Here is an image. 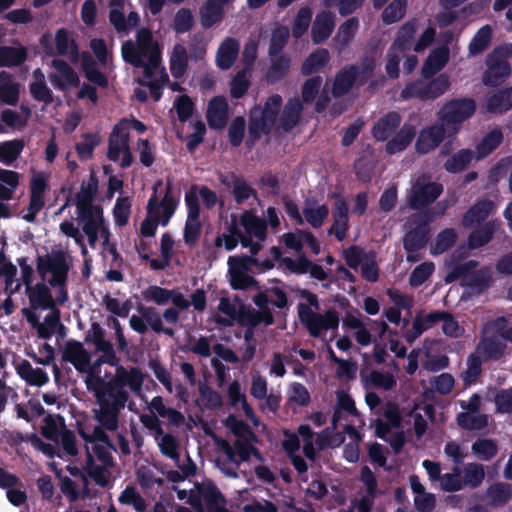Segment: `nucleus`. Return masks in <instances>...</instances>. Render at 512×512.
<instances>
[{
	"label": "nucleus",
	"instance_id": "20",
	"mask_svg": "<svg viewBox=\"0 0 512 512\" xmlns=\"http://www.w3.org/2000/svg\"><path fill=\"white\" fill-rule=\"evenodd\" d=\"M229 117L227 100L223 96L213 97L207 106L206 119L211 129H223Z\"/></svg>",
	"mask_w": 512,
	"mask_h": 512
},
{
	"label": "nucleus",
	"instance_id": "32",
	"mask_svg": "<svg viewBox=\"0 0 512 512\" xmlns=\"http://www.w3.org/2000/svg\"><path fill=\"white\" fill-rule=\"evenodd\" d=\"M417 29V20L415 18L405 22L397 31L396 38L391 45V50H395L400 53L409 51L412 47V41L414 39Z\"/></svg>",
	"mask_w": 512,
	"mask_h": 512
},
{
	"label": "nucleus",
	"instance_id": "23",
	"mask_svg": "<svg viewBox=\"0 0 512 512\" xmlns=\"http://www.w3.org/2000/svg\"><path fill=\"white\" fill-rule=\"evenodd\" d=\"M349 229L348 205L343 198L335 201L333 210V224L328 230L330 235H335L338 241L346 238Z\"/></svg>",
	"mask_w": 512,
	"mask_h": 512
},
{
	"label": "nucleus",
	"instance_id": "33",
	"mask_svg": "<svg viewBox=\"0 0 512 512\" xmlns=\"http://www.w3.org/2000/svg\"><path fill=\"white\" fill-rule=\"evenodd\" d=\"M239 52V43L235 38L227 37L217 51V66L227 70L234 64Z\"/></svg>",
	"mask_w": 512,
	"mask_h": 512
},
{
	"label": "nucleus",
	"instance_id": "13",
	"mask_svg": "<svg viewBox=\"0 0 512 512\" xmlns=\"http://www.w3.org/2000/svg\"><path fill=\"white\" fill-rule=\"evenodd\" d=\"M413 222L415 227L409 230L403 238V247L407 252L408 261L417 260L413 253L426 247L430 237V226L427 221L423 220V216H415Z\"/></svg>",
	"mask_w": 512,
	"mask_h": 512
},
{
	"label": "nucleus",
	"instance_id": "60",
	"mask_svg": "<svg viewBox=\"0 0 512 512\" xmlns=\"http://www.w3.org/2000/svg\"><path fill=\"white\" fill-rule=\"evenodd\" d=\"M498 451L496 443L491 439H478L472 444V452L483 461L491 460Z\"/></svg>",
	"mask_w": 512,
	"mask_h": 512
},
{
	"label": "nucleus",
	"instance_id": "17",
	"mask_svg": "<svg viewBox=\"0 0 512 512\" xmlns=\"http://www.w3.org/2000/svg\"><path fill=\"white\" fill-rule=\"evenodd\" d=\"M51 66L59 73L49 75V79L55 88L65 91L69 86H79L80 79L76 71L65 60L55 58L51 61Z\"/></svg>",
	"mask_w": 512,
	"mask_h": 512
},
{
	"label": "nucleus",
	"instance_id": "12",
	"mask_svg": "<svg viewBox=\"0 0 512 512\" xmlns=\"http://www.w3.org/2000/svg\"><path fill=\"white\" fill-rule=\"evenodd\" d=\"M369 79L363 78L361 65H346L335 74L331 89L332 95L335 98L343 97L350 92L354 85L361 87Z\"/></svg>",
	"mask_w": 512,
	"mask_h": 512
},
{
	"label": "nucleus",
	"instance_id": "43",
	"mask_svg": "<svg viewBox=\"0 0 512 512\" xmlns=\"http://www.w3.org/2000/svg\"><path fill=\"white\" fill-rule=\"evenodd\" d=\"M495 226L494 223L486 222L480 228L473 230L468 236V247L470 249H478L488 244L494 236Z\"/></svg>",
	"mask_w": 512,
	"mask_h": 512
},
{
	"label": "nucleus",
	"instance_id": "61",
	"mask_svg": "<svg viewBox=\"0 0 512 512\" xmlns=\"http://www.w3.org/2000/svg\"><path fill=\"white\" fill-rule=\"evenodd\" d=\"M312 18V11L308 6L301 7L292 25V35L295 38L302 37L308 30Z\"/></svg>",
	"mask_w": 512,
	"mask_h": 512
},
{
	"label": "nucleus",
	"instance_id": "63",
	"mask_svg": "<svg viewBox=\"0 0 512 512\" xmlns=\"http://www.w3.org/2000/svg\"><path fill=\"white\" fill-rule=\"evenodd\" d=\"M435 270L433 262H423L416 266L409 276V284L412 287H419L426 282Z\"/></svg>",
	"mask_w": 512,
	"mask_h": 512
},
{
	"label": "nucleus",
	"instance_id": "22",
	"mask_svg": "<svg viewBox=\"0 0 512 512\" xmlns=\"http://www.w3.org/2000/svg\"><path fill=\"white\" fill-rule=\"evenodd\" d=\"M37 272L42 278L47 273H68L69 265L63 251H54L52 254L38 256L37 258Z\"/></svg>",
	"mask_w": 512,
	"mask_h": 512
},
{
	"label": "nucleus",
	"instance_id": "44",
	"mask_svg": "<svg viewBox=\"0 0 512 512\" xmlns=\"http://www.w3.org/2000/svg\"><path fill=\"white\" fill-rule=\"evenodd\" d=\"M511 486L504 482H497L487 488L486 496L489 505L501 507L505 505L511 497Z\"/></svg>",
	"mask_w": 512,
	"mask_h": 512
},
{
	"label": "nucleus",
	"instance_id": "19",
	"mask_svg": "<svg viewBox=\"0 0 512 512\" xmlns=\"http://www.w3.org/2000/svg\"><path fill=\"white\" fill-rule=\"evenodd\" d=\"M62 361L71 363L78 372H86L90 365L91 355L81 342L70 340L65 345Z\"/></svg>",
	"mask_w": 512,
	"mask_h": 512
},
{
	"label": "nucleus",
	"instance_id": "54",
	"mask_svg": "<svg viewBox=\"0 0 512 512\" xmlns=\"http://www.w3.org/2000/svg\"><path fill=\"white\" fill-rule=\"evenodd\" d=\"M83 138L84 141L76 143L75 149L80 160L86 161L93 157V152L100 143V137L96 133H85Z\"/></svg>",
	"mask_w": 512,
	"mask_h": 512
},
{
	"label": "nucleus",
	"instance_id": "57",
	"mask_svg": "<svg viewBox=\"0 0 512 512\" xmlns=\"http://www.w3.org/2000/svg\"><path fill=\"white\" fill-rule=\"evenodd\" d=\"M322 77L319 75L308 78L302 85L301 96L302 104H311L315 101L317 96L320 94L322 86Z\"/></svg>",
	"mask_w": 512,
	"mask_h": 512
},
{
	"label": "nucleus",
	"instance_id": "58",
	"mask_svg": "<svg viewBox=\"0 0 512 512\" xmlns=\"http://www.w3.org/2000/svg\"><path fill=\"white\" fill-rule=\"evenodd\" d=\"M463 483L470 488L480 486L485 477L484 467L479 463H469L464 468Z\"/></svg>",
	"mask_w": 512,
	"mask_h": 512
},
{
	"label": "nucleus",
	"instance_id": "4",
	"mask_svg": "<svg viewBox=\"0 0 512 512\" xmlns=\"http://www.w3.org/2000/svg\"><path fill=\"white\" fill-rule=\"evenodd\" d=\"M478 265V261L473 259L457 264L444 280L446 283H453L461 279L460 285L465 288L469 297L482 295L490 288L493 277L487 266L475 270Z\"/></svg>",
	"mask_w": 512,
	"mask_h": 512
},
{
	"label": "nucleus",
	"instance_id": "14",
	"mask_svg": "<svg viewBox=\"0 0 512 512\" xmlns=\"http://www.w3.org/2000/svg\"><path fill=\"white\" fill-rule=\"evenodd\" d=\"M47 180L42 174L33 175L30 182V202L28 206V213L24 219L28 222H34L37 214L42 210L45 205V191L47 190Z\"/></svg>",
	"mask_w": 512,
	"mask_h": 512
},
{
	"label": "nucleus",
	"instance_id": "16",
	"mask_svg": "<svg viewBox=\"0 0 512 512\" xmlns=\"http://www.w3.org/2000/svg\"><path fill=\"white\" fill-rule=\"evenodd\" d=\"M163 186L162 180H157L153 185V194L148 200L147 216L142 221L140 226V233L144 237H153L156 233L157 226L161 224V216L159 210V201L157 198V191Z\"/></svg>",
	"mask_w": 512,
	"mask_h": 512
},
{
	"label": "nucleus",
	"instance_id": "6",
	"mask_svg": "<svg viewBox=\"0 0 512 512\" xmlns=\"http://www.w3.org/2000/svg\"><path fill=\"white\" fill-rule=\"evenodd\" d=\"M511 57L512 44L497 46L486 56L487 69L482 75L485 86L498 87L505 82L511 74V65L508 61Z\"/></svg>",
	"mask_w": 512,
	"mask_h": 512
},
{
	"label": "nucleus",
	"instance_id": "31",
	"mask_svg": "<svg viewBox=\"0 0 512 512\" xmlns=\"http://www.w3.org/2000/svg\"><path fill=\"white\" fill-rule=\"evenodd\" d=\"M416 129L412 124L405 123L400 130L386 143L385 151L389 155L404 151L413 141Z\"/></svg>",
	"mask_w": 512,
	"mask_h": 512
},
{
	"label": "nucleus",
	"instance_id": "25",
	"mask_svg": "<svg viewBox=\"0 0 512 512\" xmlns=\"http://www.w3.org/2000/svg\"><path fill=\"white\" fill-rule=\"evenodd\" d=\"M302 101L298 97L289 98L279 118V127L285 131H292L300 122L303 112Z\"/></svg>",
	"mask_w": 512,
	"mask_h": 512
},
{
	"label": "nucleus",
	"instance_id": "38",
	"mask_svg": "<svg viewBox=\"0 0 512 512\" xmlns=\"http://www.w3.org/2000/svg\"><path fill=\"white\" fill-rule=\"evenodd\" d=\"M27 59V50L25 47H0V67H17L22 65Z\"/></svg>",
	"mask_w": 512,
	"mask_h": 512
},
{
	"label": "nucleus",
	"instance_id": "39",
	"mask_svg": "<svg viewBox=\"0 0 512 512\" xmlns=\"http://www.w3.org/2000/svg\"><path fill=\"white\" fill-rule=\"evenodd\" d=\"M379 56V41H370L364 54L360 58L363 78H371L374 75L377 58Z\"/></svg>",
	"mask_w": 512,
	"mask_h": 512
},
{
	"label": "nucleus",
	"instance_id": "37",
	"mask_svg": "<svg viewBox=\"0 0 512 512\" xmlns=\"http://www.w3.org/2000/svg\"><path fill=\"white\" fill-rule=\"evenodd\" d=\"M240 223L249 235H254L259 241H264L267 236L266 221L254 215L250 211H245L240 218Z\"/></svg>",
	"mask_w": 512,
	"mask_h": 512
},
{
	"label": "nucleus",
	"instance_id": "51",
	"mask_svg": "<svg viewBox=\"0 0 512 512\" xmlns=\"http://www.w3.org/2000/svg\"><path fill=\"white\" fill-rule=\"evenodd\" d=\"M457 233L453 228L442 230L436 237L435 243L431 246V254L440 255L455 245Z\"/></svg>",
	"mask_w": 512,
	"mask_h": 512
},
{
	"label": "nucleus",
	"instance_id": "52",
	"mask_svg": "<svg viewBox=\"0 0 512 512\" xmlns=\"http://www.w3.org/2000/svg\"><path fill=\"white\" fill-rule=\"evenodd\" d=\"M202 233V224L198 217H187L184 225L183 240L189 247H195Z\"/></svg>",
	"mask_w": 512,
	"mask_h": 512
},
{
	"label": "nucleus",
	"instance_id": "34",
	"mask_svg": "<svg viewBox=\"0 0 512 512\" xmlns=\"http://www.w3.org/2000/svg\"><path fill=\"white\" fill-rule=\"evenodd\" d=\"M291 58L286 54L272 58L271 64L265 73V79L269 84H276L284 79L290 70Z\"/></svg>",
	"mask_w": 512,
	"mask_h": 512
},
{
	"label": "nucleus",
	"instance_id": "29",
	"mask_svg": "<svg viewBox=\"0 0 512 512\" xmlns=\"http://www.w3.org/2000/svg\"><path fill=\"white\" fill-rule=\"evenodd\" d=\"M97 382L99 387L95 388V393L100 392V395H103L106 399H109L110 404L124 409L129 398V394L125 388L117 382H104L99 377L97 378Z\"/></svg>",
	"mask_w": 512,
	"mask_h": 512
},
{
	"label": "nucleus",
	"instance_id": "30",
	"mask_svg": "<svg viewBox=\"0 0 512 512\" xmlns=\"http://www.w3.org/2000/svg\"><path fill=\"white\" fill-rule=\"evenodd\" d=\"M195 488L202 496V500L205 501L208 512H213L217 508L226 505L225 497L211 480L196 483Z\"/></svg>",
	"mask_w": 512,
	"mask_h": 512
},
{
	"label": "nucleus",
	"instance_id": "9",
	"mask_svg": "<svg viewBox=\"0 0 512 512\" xmlns=\"http://www.w3.org/2000/svg\"><path fill=\"white\" fill-rule=\"evenodd\" d=\"M299 317L309 334L314 338L321 337L322 331L336 330L339 326V315L335 310H328L324 314H320L300 304Z\"/></svg>",
	"mask_w": 512,
	"mask_h": 512
},
{
	"label": "nucleus",
	"instance_id": "47",
	"mask_svg": "<svg viewBox=\"0 0 512 512\" xmlns=\"http://www.w3.org/2000/svg\"><path fill=\"white\" fill-rule=\"evenodd\" d=\"M503 141V133L499 129L488 132L477 144L476 152L479 158H484L497 149Z\"/></svg>",
	"mask_w": 512,
	"mask_h": 512
},
{
	"label": "nucleus",
	"instance_id": "64",
	"mask_svg": "<svg viewBox=\"0 0 512 512\" xmlns=\"http://www.w3.org/2000/svg\"><path fill=\"white\" fill-rule=\"evenodd\" d=\"M145 301H152L157 305H166L172 298V290L150 285L142 292Z\"/></svg>",
	"mask_w": 512,
	"mask_h": 512
},
{
	"label": "nucleus",
	"instance_id": "59",
	"mask_svg": "<svg viewBox=\"0 0 512 512\" xmlns=\"http://www.w3.org/2000/svg\"><path fill=\"white\" fill-rule=\"evenodd\" d=\"M118 500L121 504L132 505L137 512H144L146 509L145 499L134 486H127L121 492Z\"/></svg>",
	"mask_w": 512,
	"mask_h": 512
},
{
	"label": "nucleus",
	"instance_id": "53",
	"mask_svg": "<svg viewBox=\"0 0 512 512\" xmlns=\"http://www.w3.org/2000/svg\"><path fill=\"white\" fill-rule=\"evenodd\" d=\"M71 47V54L77 57L78 47L75 40L69 38V33L65 28H60L55 34V52L57 55L65 56Z\"/></svg>",
	"mask_w": 512,
	"mask_h": 512
},
{
	"label": "nucleus",
	"instance_id": "26",
	"mask_svg": "<svg viewBox=\"0 0 512 512\" xmlns=\"http://www.w3.org/2000/svg\"><path fill=\"white\" fill-rule=\"evenodd\" d=\"M400 123L401 116L398 112H388L373 125L371 133L377 141L384 142L396 132Z\"/></svg>",
	"mask_w": 512,
	"mask_h": 512
},
{
	"label": "nucleus",
	"instance_id": "41",
	"mask_svg": "<svg viewBox=\"0 0 512 512\" xmlns=\"http://www.w3.org/2000/svg\"><path fill=\"white\" fill-rule=\"evenodd\" d=\"M188 68V55L185 47L181 44H176L173 48L170 57V72L175 79H180L184 76Z\"/></svg>",
	"mask_w": 512,
	"mask_h": 512
},
{
	"label": "nucleus",
	"instance_id": "3",
	"mask_svg": "<svg viewBox=\"0 0 512 512\" xmlns=\"http://www.w3.org/2000/svg\"><path fill=\"white\" fill-rule=\"evenodd\" d=\"M283 104L281 95L275 93L270 95L264 102L263 107L254 106L250 111L248 123V137L246 146L252 148L262 135H269L279 116Z\"/></svg>",
	"mask_w": 512,
	"mask_h": 512
},
{
	"label": "nucleus",
	"instance_id": "49",
	"mask_svg": "<svg viewBox=\"0 0 512 512\" xmlns=\"http://www.w3.org/2000/svg\"><path fill=\"white\" fill-rule=\"evenodd\" d=\"M473 159V154L469 149H461L444 163V168L449 173H459L466 169Z\"/></svg>",
	"mask_w": 512,
	"mask_h": 512
},
{
	"label": "nucleus",
	"instance_id": "48",
	"mask_svg": "<svg viewBox=\"0 0 512 512\" xmlns=\"http://www.w3.org/2000/svg\"><path fill=\"white\" fill-rule=\"evenodd\" d=\"M24 149V141L20 139L8 140L0 143V162L11 165L18 159Z\"/></svg>",
	"mask_w": 512,
	"mask_h": 512
},
{
	"label": "nucleus",
	"instance_id": "28",
	"mask_svg": "<svg viewBox=\"0 0 512 512\" xmlns=\"http://www.w3.org/2000/svg\"><path fill=\"white\" fill-rule=\"evenodd\" d=\"M494 209L493 201L489 199L478 200L463 215L462 224L465 228H472L488 218Z\"/></svg>",
	"mask_w": 512,
	"mask_h": 512
},
{
	"label": "nucleus",
	"instance_id": "42",
	"mask_svg": "<svg viewBox=\"0 0 512 512\" xmlns=\"http://www.w3.org/2000/svg\"><path fill=\"white\" fill-rule=\"evenodd\" d=\"M179 204L178 199L173 195V183L167 180L165 184V193L161 201L159 202V208L163 209L161 216V225L166 226L171 217L174 215L177 206Z\"/></svg>",
	"mask_w": 512,
	"mask_h": 512
},
{
	"label": "nucleus",
	"instance_id": "35",
	"mask_svg": "<svg viewBox=\"0 0 512 512\" xmlns=\"http://www.w3.org/2000/svg\"><path fill=\"white\" fill-rule=\"evenodd\" d=\"M330 54L325 48H318L303 61L301 65V74L310 76L322 70L329 62Z\"/></svg>",
	"mask_w": 512,
	"mask_h": 512
},
{
	"label": "nucleus",
	"instance_id": "10",
	"mask_svg": "<svg viewBox=\"0 0 512 512\" xmlns=\"http://www.w3.org/2000/svg\"><path fill=\"white\" fill-rule=\"evenodd\" d=\"M476 101L473 98H454L446 102L440 111V119L446 125L455 129L470 119L476 111Z\"/></svg>",
	"mask_w": 512,
	"mask_h": 512
},
{
	"label": "nucleus",
	"instance_id": "36",
	"mask_svg": "<svg viewBox=\"0 0 512 512\" xmlns=\"http://www.w3.org/2000/svg\"><path fill=\"white\" fill-rule=\"evenodd\" d=\"M81 66L86 79L101 87H108V78L107 76L98 69L96 61L89 55L88 53H83L81 59Z\"/></svg>",
	"mask_w": 512,
	"mask_h": 512
},
{
	"label": "nucleus",
	"instance_id": "46",
	"mask_svg": "<svg viewBox=\"0 0 512 512\" xmlns=\"http://www.w3.org/2000/svg\"><path fill=\"white\" fill-rule=\"evenodd\" d=\"M222 19L223 8L217 3L207 0V3L200 9V21L202 27L209 29L215 24L221 22Z\"/></svg>",
	"mask_w": 512,
	"mask_h": 512
},
{
	"label": "nucleus",
	"instance_id": "11",
	"mask_svg": "<svg viewBox=\"0 0 512 512\" xmlns=\"http://www.w3.org/2000/svg\"><path fill=\"white\" fill-rule=\"evenodd\" d=\"M25 293L28 296L29 305L33 310L42 309L54 311V316L48 315L45 317L46 323L52 326L59 325L61 328H64L60 323V311L56 308L51 290L45 283H37L29 287V289H25Z\"/></svg>",
	"mask_w": 512,
	"mask_h": 512
},
{
	"label": "nucleus",
	"instance_id": "7",
	"mask_svg": "<svg viewBox=\"0 0 512 512\" xmlns=\"http://www.w3.org/2000/svg\"><path fill=\"white\" fill-rule=\"evenodd\" d=\"M441 183L431 181L430 177L422 174L412 183L407 194V203L412 210H422L433 204L443 193Z\"/></svg>",
	"mask_w": 512,
	"mask_h": 512
},
{
	"label": "nucleus",
	"instance_id": "8",
	"mask_svg": "<svg viewBox=\"0 0 512 512\" xmlns=\"http://www.w3.org/2000/svg\"><path fill=\"white\" fill-rule=\"evenodd\" d=\"M252 264H258V259L248 255L228 258L229 282L232 289L247 290L257 286V280L249 275Z\"/></svg>",
	"mask_w": 512,
	"mask_h": 512
},
{
	"label": "nucleus",
	"instance_id": "50",
	"mask_svg": "<svg viewBox=\"0 0 512 512\" xmlns=\"http://www.w3.org/2000/svg\"><path fill=\"white\" fill-rule=\"evenodd\" d=\"M457 424L465 430L474 431L484 429L488 425L486 414L473 415L469 412H461L457 415Z\"/></svg>",
	"mask_w": 512,
	"mask_h": 512
},
{
	"label": "nucleus",
	"instance_id": "24",
	"mask_svg": "<svg viewBox=\"0 0 512 512\" xmlns=\"http://www.w3.org/2000/svg\"><path fill=\"white\" fill-rule=\"evenodd\" d=\"M486 111L503 115L512 109V86L498 89L486 95Z\"/></svg>",
	"mask_w": 512,
	"mask_h": 512
},
{
	"label": "nucleus",
	"instance_id": "45",
	"mask_svg": "<svg viewBox=\"0 0 512 512\" xmlns=\"http://www.w3.org/2000/svg\"><path fill=\"white\" fill-rule=\"evenodd\" d=\"M358 28L359 20L357 17H351L339 26L334 40L339 44L340 51L344 50L354 39Z\"/></svg>",
	"mask_w": 512,
	"mask_h": 512
},
{
	"label": "nucleus",
	"instance_id": "18",
	"mask_svg": "<svg viewBox=\"0 0 512 512\" xmlns=\"http://www.w3.org/2000/svg\"><path fill=\"white\" fill-rule=\"evenodd\" d=\"M446 130L441 124L423 128L417 137L415 149L419 154H428L437 148L445 138Z\"/></svg>",
	"mask_w": 512,
	"mask_h": 512
},
{
	"label": "nucleus",
	"instance_id": "62",
	"mask_svg": "<svg viewBox=\"0 0 512 512\" xmlns=\"http://www.w3.org/2000/svg\"><path fill=\"white\" fill-rule=\"evenodd\" d=\"M131 214V200L129 197H119L113 208L114 222L119 227H124L128 224L129 216Z\"/></svg>",
	"mask_w": 512,
	"mask_h": 512
},
{
	"label": "nucleus",
	"instance_id": "55",
	"mask_svg": "<svg viewBox=\"0 0 512 512\" xmlns=\"http://www.w3.org/2000/svg\"><path fill=\"white\" fill-rule=\"evenodd\" d=\"M407 8V0H393L382 12V21L390 25L401 20Z\"/></svg>",
	"mask_w": 512,
	"mask_h": 512
},
{
	"label": "nucleus",
	"instance_id": "1",
	"mask_svg": "<svg viewBox=\"0 0 512 512\" xmlns=\"http://www.w3.org/2000/svg\"><path fill=\"white\" fill-rule=\"evenodd\" d=\"M121 53L123 60L135 68H142L146 79H151L161 62V48L154 40L152 32L148 28H141L136 33V41L127 40L122 44ZM168 81V75L163 74L161 80L139 81L142 86H147L150 95L155 102L162 97V88Z\"/></svg>",
	"mask_w": 512,
	"mask_h": 512
},
{
	"label": "nucleus",
	"instance_id": "56",
	"mask_svg": "<svg viewBox=\"0 0 512 512\" xmlns=\"http://www.w3.org/2000/svg\"><path fill=\"white\" fill-rule=\"evenodd\" d=\"M342 254L346 265L356 270L368 259L370 251H365L364 248L360 246L352 245L344 249Z\"/></svg>",
	"mask_w": 512,
	"mask_h": 512
},
{
	"label": "nucleus",
	"instance_id": "40",
	"mask_svg": "<svg viewBox=\"0 0 512 512\" xmlns=\"http://www.w3.org/2000/svg\"><path fill=\"white\" fill-rule=\"evenodd\" d=\"M492 33L493 30L490 25H484L478 29L469 43V55L477 56L483 53L491 44Z\"/></svg>",
	"mask_w": 512,
	"mask_h": 512
},
{
	"label": "nucleus",
	"instance_id": "5",
	"mask_svg": "<svg viewBox=\"0 0 512 512\" xmlns=\"http://www.w3.org/2000/svg\"><path fill=\"white\" fill-rule=\"evenodd\" d=\"M451 86L450 78L442 73L430 79H419L409 81L400 92L402 100L417 99L421 102L433 101L441 97Z\"/></svg>",
	"mask_w": 512,
	"mask_h": 512
},
{
	"label": "nucleus",
	"instance_id": "2",
	"mask_svg": "<svg viewBox=\"0 0 512 512\" xmlns=\"http://www.w3.org/2000/svg\"><path fill=\"white\" fill-rule=\"evenodd\" d=\"M98 187V178L94 172H91L89 180L82 182L80 191L75 196L77 215L83 223L82 229L90 244L97 241L99 231L109 234L108 228L104 225L103 209L93 204Z\"/></svg>",
	"mask_w": 512,
	"mask_h": 512
},
{
	"label": "nucleus",
	"instance_id": "27",
	"mask_svg": "<svg viewBox=\"0 0 512 512\" xmlns=\"http://www.w3.org/2000/svg\"><path fill=\"white\" fill-rule=\"evenodd\" d=\"M335 27V16L330 11H322L316 15L311 36L315 44L325 42L332 34Z\"/></svg>",
	"mask_w": 512,
	"mask_h": 512
},
{
	"label": "nucleus",
	"instance_id": "15",
	"mask_svg": "<svg viewBox=\"0 0 512 512\" xmlns=\"http://www.w3.org/2000/svg\"><path fill=\"white\" fill-rule=\"evenodd\" d=\"M96 400L99 409L94 410V418L108 431H115L119 426V414L123 408L110 404L100 392H96Z\"/></svg>",
	"mask_w": 512,
	"mask_h": 512
},
{
	"label": "nucleus",
	"instance_id": "21",
	"mask_svg": "<svg viewBox=\"0 0 512 512\" xmlns=\"http://www.w3.org/2000/svg\"><path fill=\"white\" fill-rule=\"evenodd\" d=\"M450 50L446 45H442L433 49L421 68V76L424 79L434 78V76L441 71L449 61Z\"/></svg>",
	"mask_w": 512,
	"mask_h": 512
}]
</instances>
